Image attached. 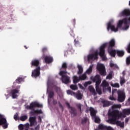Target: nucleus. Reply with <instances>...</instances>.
Returning <instances> with one entry per match:
<instances>
[{"label":"nucleus","instance_id":"f3484780","mask_svg":"<svg viewBox=\"0 0 130 130\" xmlns=\"http://www.w3.org/2000/svg\"><path fill=\"white\" fill-rule=\"evenodd\" d=\"M89 111H90V115L92 117H95L96 116V113L97 112L94 109V108L90 107L89 108Z\"/></svg>","mask_w":130,"mask_h":130},{"label":"nucleus","instance_id":"774afa93","mask_svg":"<svg viewBox=\"0 0 130 130\" xmlns=\"http://www.w3.org/2000/svg\"><path fill=\"white\" fill-rule=\"evenodd\" d=\"M122 75H123L122 78H123V77H124V76H125V74H126L125 71H123L122 73Z\"/></svg>","mask_w":130,"mask_h":130},{"label":"nucleus","instance_id":"680f3d73","mask_svg":"<svg viewBox=\"0 0 130 130\" xmlns=\"http://www.w3.org/2000/svg\"><path fill=\"white\" fill-rule=\"evenodd\" d=\"M53 105H56V104H57V101L53 100Z\"/></svg>","mask_w":130,"mask_h":130},{"label":"nucleus","instance_id":"58836bf2","mask_svg":"<svg viewBox=\"0 0 130 130\" xmlns=\"http://www.w3.org/2000/svg\"><path fill=\"white\" fill-rule=\"evenodd\" d=\"M124 83H125V79H124V77L121 78L120 80V85L122 86Z\"/></svg>","mask_w":130,"mask_h":130},{"label":"nucleus","instance_id":"e433bc0d","mask_svg":"<svg viewBox=\"0 0 130 130\" xmlns=\"http://www.w3.org/2000/svg\"><path fill=\"white\" fill-rule=\"evenodd\" d=\"M70 88L72 89V90H78V86H77V85L72 84L70 85Z\"/></svg>","mask_w":130,"mask_h":130},{"label":"nucleus","instance_id":"a878e982","mask_svg":"<svg viewBox=\"0 0 130 130\" xmlns=\"http://www.w3.org/2000/svg\"><path fill=\"white\" fill-rule=\"evenodd\" d=\"M33 66L36 67V68H38L39 66V60H33Z\"/></svg>","mask_w":130,"mask_h":130},{"label":"nucleus","instance_id":"9d476101","mask_svg":"<svg viewBox=\"0 0 130 130\" xmlns=\"http://www.w3.org/2000/svg\"><path fill=\"white\" fill-rule=\"evenodd\" d=\"M4 124V127L8 128V123H7V119L3 118V115H0V125Z\"/></svg>","mask_w":130,"mask_h":130},{"label":"nucleus","instance_id":"4468645a","mask_svg":"<svg viewBox=\"0 0 130 130\" xmlns=\"http://www.w3.org/2000/svg\"><path fill=\"white\" fill-rule=\"evenodd\" d=\"M108 51L110 56H112L113 57H115V55H116V50L112 49H108Z\"/></svg>","mask_w":130,"mask_h":130},{"label":"nucleus","instance_id":"f704fd0d","mask_svg":"<svg viewBox=\"0 0 130 130\" xmlns=\"http://www.w3.org/2000/svg\"><path fill=\"white\" fill-rule=\"evenodd\" d=\"M54 96V92L52 90H50L49 94H48V97L49 98H53Z\"/></svg>","mask_w":130,"mask_h":130},{"label":"nucleus","instance_id":"1a4fd4ad","mask_svg":"<svg viewBox=\"0 0 130 130\" xmlns=\"http://www.w3.org/2000/svg\"><path fill=\"white\" fill-rule=\"evenodd\" d=\"M93 82H95V86H99L101 83V77H100V75H96L92 79Z\"/></svg>","mask_w":130,"mask_h":130},{"label":"nucleus","instance_id":"6e6d98bb","mask_svg":"<svg viewBox=\"0 0 130 130\" xmlns=\"http://www.w3.org/2000/svg\"><path fill=\"white\" fill-rule=\"evenodd\" d=\"M38 121L39 122H40V123H41L42 121V119L41 118V117H40V116H39L38 117Z\"/></svg>","mask_w":130,"mask_h":130},{"label":"nucleus","instance_id":"473e14b6","mask_svg":"<svg viewBox=\"0 0 130 130\" xmlns=\"http://www.w3.org/2000/svg\"><path fill=\"white\" fill-rule=\"evenodd\" d=\"M103 88H106V87H108L109 86V84L106 80H104L102 83Z\"/></svg>","mask_w":130,"mask_h":130},{"label":"nucleus","instance_id":"79ce46f5","mask_svg":"<svg viewBox=\"0 0 130 130\" xmlns=\"http://www.w3.org/2000/svg\"><path fill=\"white\" fill-rule=\"evenodd\" d=\"M111 86L112 87H114V88H119V84L118 83H112L111 84Z\"/></svg>","mask_w":130,"mask_h":130},{"label":"nucleus","instance_id":"cd10ccee","mask_svg":"<svg viewBox=\"0 0 130 130\" xmlns=\"http://www.w3.org/2000/svg\"><path fill=\"white\" fill-rule=\"evenodd\" d=\"M27 109H31V111L30 112V113L31 114H33V102L30 103V106H26Z\"/></svg>","mask_w":130,"mask_h":130},{"label":"nucleus","instance_id":"4d7b16f0","mask_svg":"<svg viewBox=\"0 0 130 130\" xmlns=\"http://www.w3.org/2000/svg\"><path fill=\"white\" fill-rule=\"evenodd\" d=\"M110 68H113L114 67H116V64H115L113 63H110Z\"/></svg>","mask_w":130,"mask_h":130},{"label":"nucleus","instance_id":"ea45409f","mask_svg":"<svg viewBox=\"0 0 130 130\" xmlns=\"http://www.w3.org/2000/svg\"><path fill=\"white\" fill-rule=\"evenodd\" d=\"M105 91H108L109 93H111V87H108L106 88V87L103 88V92H105Z\"/></svg>","mask_w":130,"mask_h":130},{"label":"nucleus","instance_id":"39448f33","mask_svg":"<svg viewBox=\"0 0 130 130\" xmlns=\"http://www.w3.org/2000/svg\"><path fill=\"white\" fill-rule=\"evenodd\" d=\"M107 46V43H105L103 44L100 47L99 55H100L103 60H106V59H107L106 56H105V48Z\"/></svg>","mask_w":130,"mask_h":130},{"label":"nucleus","instance_id":"a19ab883","mask_svg":"<svg viewBox=\"0 0 130 130\" xmlns=\"http://www.w3.org/2000/svg\"><path fill=\"white\" fill-rule=\"evenodd\" d=\"M22 81L23 78L19 77L16 80L15 82L17 83V84H20Z\"/></svg>","mask_w":130,"mask_h":130},{"label":"nucleus","instance_id":"7ed1b4c3","mask_svg":"<svg viewBox=\"0 0 130 130\" xmlns=\"http://www.w3.org/2000/svg\"><path fill=\"white\" fill-rule=\"evenodd\" d=\"M68 72L66 71H60L59 75L61 77V81L64 84H69L71 82V77L67 76Z\"/></svg>","mask_w":130,"mask_h":130},{"label":"nucleus","instance_id":"49530a36","mask_svg":"<svg viewBox=\"0 0 130 130\" xmlns=\"http://www.w3.org/2000/svg\"><path fill=\"white\" fill-rule=\"evenodd\" d=\"M67 94H68V95H76V93L75 92L70 90H67Z\"/></svg>","mask_w":130,"mask_h":130},{"label":"nucleus","instance_id":"37998d69","mask_svg":"<svg viewBox=\"0 0 130 130\" xmlns=\"http://www.w3.org/2000/svg\"><path fill=\"white\" fill-rule=\"evenodd\" d=\"M112 93H113V90H112ZM115 94L112 93V95H111L110 97H109V99L110 100H112V101H115V100H116V99H115V98H114V95Z\"/></svg>","mask_w":130,"mask_h":130},{"label":"nucleus","instance_id":"ddd939ff","mask_svg":"<svg viewBox=\"0 0 130 130\" xmlns=\"http://www.w3.org/2000/svg\"><path fill=\"white\" fill-rule=\"evenodd\" d=\"M44 60L46 63H51L53 61V58L50 56H45Z\"/></svg>","mask_w":130,"mask_h":130},{"label":"nucleus","instance_id":"5fc2aeb1","mask_svg":"<svg viewBox=\"0 0 130 130\" xmlns=\"http://www.w3.org/2000/svg\"><path fill=\"white\" fill-rule=\"evenodd\" d=\"M30 124H29V123H26L24 125H23L24 127H25V128H29Z\"/></svg>","mask_w":130,"mask_h":130},{"label":"nucleus","instance_id":"5701e85b","mask_svg":"<svg viewBox=\"0 0 130 130\" xmlns=\"http://www.w3.org/2000/svg\"><path fill=\"white\" fill-rule=\"evenodd\" d=\"M43 113V112H42V110H35L33 109V115L35 114H42Z\"/></svg>","mask_w":130,"mask_h":130},{"label":"nucleus","instance_id":"423d86ee","mask_svg":"<svg viewBox=\"0 0 130 130\" xmlns=\"http://www.w3.org/2000/svg\"><path fill=\"white\" fill-rule=\"evenodd\" d=\"M66 104L67 105V107L69 109V112L71 114L72 117H75V116H77V114H78V112H77V109L74 107H71L70 103L66 102Z\"/></svg>","mask_w":130,"mask_h":130},{"label":"nucleus","instance_id":"e2e57ef3","mask_svg":"<svg viewBox=\"0 0 130 130\" xmlns=\"http://www.w3.org/2000/svg\"><path fill=\"white\" fill-rule=\"evenodd\" d=\"M78 86L80 89H82V90L84 89V86H83V85H82V84L79 83Z\"/></svg>","mask_w":130,"mask_h":130},{"label":"nucleus","instance_id":"412c9836","mask_svg":"<svg viewBox=\"0 0 130 130\" xmlns=\"http://www.w3.org/2000/svg\"><path fill=\"white\" fill-rule=\"evenodd\" d=\"M122 113L124 115H130V109H125L122 110Z\"/></svg>","mask_w":130,"mask_h":130},{"label":"nucleus","instance_id":"393cba45","mask_svg":"<svg viewBox=\"0 0 130 130\" xmlns=\"http://www.w3.org/2000/svg\"><path fill=\"white\" fill-rule=\"evenodd\" d=\"M95 90L99 95H101L102 94V90L100 88H99V85H95Z\"/></svg>","mask_w":130,"mask_h":130},{"label":"nucleus","instance_id":"8fccbe9b","mask_svg":"<svg viewBox=\"0 0 130 130\" xmlns=\"http://www.w3.org/2000/svg\"><path fill=\"white\" fill-rule=\"evenodd\" d=\"M106 79H108L109 80H111L112 79V74L110 73L107 77Z\"/></svg>","mask_w":130,"mask_h":130},{"label":"nucleus","instance_id":"72a5a7b5","mask_svg":"<svg viewBox=\"0 0 130 130\" xmlns=\"http://www.w3.org/2000/svg\"><path fill=\"white\" fill-rule=\"evenodd\" d=\"M94 118V122L95 123H100L101 120L100 119V118L99 117H97L95 116V117H93Z\"/></svg>","mask_w":130,"mask_h":130},{"label":"nucleus","instance_id":"2f4dec72","mask_svg":"<svg viewBox=\"0 0 130 130\" xmlns=\"http://www.w3.org/2000/svg\"><path fill=\"white\" fill-rule=\"evenodd\" d=\"M92 71H93V66H90L89 67V68H88V69H87V70L86 71V73L88 75H90V74H91V73H92Z\"/></svg>","mask_w":130,"mask_h":130},{"label":"nucleus","instance_id":"6e6552de","mask_svg":"<svg viewBox=\"0 0 130 130\" xmlns=\"http://www.w3.org/2000/svg\"><path fill=\"white\" fill-rule=\"evenodd\" d=\"M40 71H41V68H40V67H36L33 71V77L36 79V78H38V77H40Z\"/></svg>","mask_w":130,"mask_h":130},{"label":"nucleus","instance_id":"338daca9","mask_svg":"<svg viewBox=\"0 0 130 130\" xmlns=\"http://www.w3.org/2000/svg\"><path fill=\"white\" fill-rule=\"evenodd\" d=\"M18 116L17 115H14V118L15 119V120H18Z\"/></svg>","mask_w":130,"mask_h":130},{"label":"nucleus","instance_id":"bb28decb","mask_svg":"<svg viewBox=\"0 0 130 130\" xmlns=\"http://www.w3.org/2000/svg\"><path fill=\"white\" fill-rule=\"evenodd\" d=\"M78 75H81V74L83 73V67L81 65H79L78 66Z\"/></svg>","mask_w":130,"mask_h":130},{"label":"nucleus","instance_id":"6ab92c4d","mask_svg":"<svg viewBox=\"0 0 130 130\" xmlns=\"http://www.w3.org/2000/svg\"><path fill=\"white\" fill-rule=\"evenodd\" d=\"M117 55L120 57H122L123 55H124V51L123 50H116Z\"/></svg>","mask_w":130,"mask_h":130},{"label":"nucleus","instance_id":"c9c22d12","mask_svg":"<svg viewBox=\"0 0 130 130\" xmlns=\"http://www.w3.org/2000/svg\"><path fill=\"white\" fill-rule=\"evenodd\" d=\"M26 119H28V116L27 115H23L20 117V120L21 121H25Z\"/></svg>","mask_w":130,"mask_h":130},{"label":"nucleus","instance_id":"b1692460","mask_svg":"<svg viewBox=\"0 0 130 130\" xmlns=\"http://www.w3.org/2000/svg\"><path fill=\"white\" fill-rule=\"evenodd\" d=\"M80 77L78 78L77 76H74L73 77V83L74 84H77V83H79L80 82Z\"/></svg>","mask_w":130,"mask_h":130},{"label":"nucleus","instance_id":"aec40b11","mask_svg":"<svg viewBox=\"0 0 130 130\" xmlns=\"http://www.w3.org/2000/svg\"><path fill=\"white\" fill-rule=\"evenodd\" d=\"M122 16H130V11L128 9H125L122 12Z\"/></svg>","mask_w":130,"mask_h":130},{"label":"nucleus","instance_id":"69168bd1","mask_svg":"<svg viewBox=\"0 0 130 130\" xmlns=\"http://www.w3.org/2000/svg\"><path fill=\"white\" fill-rule=\"evenodd\" d=\"M36 121V117L34 116L33 117V125H34V123Z\"/></svg>","mask_w":130,"mask_h":130},{"label":"nucleus","instance_id":"09e8293b","mask_svg":"<svg viewBox=\"0 0 130 130\" xmlns=\"http://www.w3.org/2000/svg\"><path fill=\"white\" fill-rule=\"evenodd\" d=\"M18 128H19V130L24 129V125H23L22 124H19V126H18Z\"/></svg>","mask_w":130,"mask_h":130},{"label":"nucleus","instance_id":"bf43d9fd","mask_svg":"<svg viewBox=\"0 0 130 130\" xmlns=\"http://www.w3.org/2000/svg\"><path fill=\"white\" fill-rule=\"evenodd\" d=\"M46 51H47V48L46 47L43 48L42 52L44 53V52H46Z\"/></svg>","mask_w":130,"mask_h":130},{"label":"nucleus","instance_id":"c03bdc74","mask_svg":"<svg viewBox=\"0 0 130 130\" xmlns=\"http://www.w3.org/2000/svg\"><path fill=\"white\" fill-rule=\"evenodd\" d=\"M87 120L88 118H87V117H84L81 121V124H85V123H87Z\"/></svg>","mask_w":130,"mask_h":130},{"label":"nucleus","instance_id":"052dcab7","mask_svg":"<svg viewBox=\"0 0 130 130\" xmlns=\"http://www.w3.org/2000/svg\"><path fill=\"white\" fill-rule=\"evenodd\" d=\"M70 35L71 36H73V37H74V36H75V34H74V30H73L72 29L71 30Z\"/></svg>","mask_w":130,"mask_h":130},{"label":"nucleus","instance_id":"dca6fc26","mask_svg":"<svg viewBox=\"0 0 130 130\" xmlns=\"http://www.w3.org/2000/svg\"><path fill=\"white\" fill-rule=\"evenodd\" d=\"M88 90L92 93L93 96H96L97 95V92L95 91V89L92 86H89L88 87Z\"/></svg>","mask_w":130,"mask_h":130},{"label":"nucleus","instance_id":"864d4df0","mask_svg":"<svg viewBox=\"0 0 130 130\" xmlns=\"http://www.w3.org/2000/svg\"><path fill=\"white\" fill-rule=\"evenodd\" d=\"M126 63L127 64H130V56L126 58Z\"/></svg>","mask_w":130,"mask_h":130},{"label":"nucleus","instance_id":"c756f323","mask_svg":"<svg viewBox=\"0 0 130 130\" xmlns=\"http://www.w3.org/2000/svg\"><path fill=\"white\" fill-rule=\"evenodd\" d=\"M61 69L67 72V69H68V63H67V62H63L62 64Z\"/></svg>","mask_w":130,"mask_h":130},{"label":"nucleus","instance_id":"0e129e2a","mask_svg":"<svg viewBox=\"0 0 130 130\" xmlns=\"http://www.w3.org/2000/svg\"><path fill=\"white\" fill-rule=\"evenodd\" d=\"M125 26L124 27L125 30H127L128 28H129V25H125Z\"/></svg>","mask_w":130,"mask_h":130},{"label":"nucleus","instance_id":"9b49d317","mask_svg":"<svg viewBox=\"0 0 130 130\" xmlns=\"http://www.w3.org/2000/svg\"><path fill=\"white\" fill-rule=\"evenodd\" d=\"M108 44V49H113V47L115 46V40L112 39Z\"/></svg>","mask_w":130,"mask_h":130},{"label":"nucleus","instance_id":"603ef678","mask_svg":"<svg viewBox=\"0 0 130 130\" xmlns=\"http://www.w3.org/2000/svg\"><path fill=\"white\" fill-rule=\"evenodd\" d=\"M58 103L59 104V107H60V108L62 109V111H63V107L62 106V105H61V104L60 103V102H58Z\"/></svg>","mask_w":130,"mask_h":130},{"label":"nucleus","instance_id":"de8ad7c7","mask_svg":"<svg viewBox=\"0 0 130 130\" xmlns=\"http://www.w3.org/2000/svg\"><path fill=\"white\" fill-rule=\"evenodd\" d=\"M77 107L79 108L80 111L82 112V105L81 104H78L77 105Z\"/></svg>","mask_w":130,"mask_h":130},{"label":"nucleus","instance_id":"f257e3e1","mask_svg":"<svg viewBox=\"0 0 130 130\" xmlns=\"http://www.w3.org/2000/svg\"><path fill=\"white\" fill-rule=\"evenodd\" d=\"M109 116H111V118L109 119L110 123L112 124H117L118 126L120 127H124V122H121L120 121H117L116 119H118L122 116V113H119V111L117 110H113V111L109 113Z\"/></svg>","mask_w":130,"mask_h":130},{"label":"nucleus","instance_id":"c85d7f7f","mask_svg":"<svg viewBox=\"0 0 130 130\" xmlns=\"http://www.w3.org/2000/svg\"><path fill=\"white\" fill-rule=\"evenodd\" d=\"M86 79H87V75H86V74H84L82 75L79 76V79L80 81H84Z\"/></svg>","mask_w":130,"mask_h":130},{"label":"nucleus","instance_id":"20e7f679","mask_svg":"<svg viewBox=\"0 0 130 130\" xmlns=\"http://www.w3.org/2000/svg\"><path fill=\"white\" fill-rule=\"evenodd\" d=\"M96 70L101 76H103V77L106 76L107 73L106 72V69L104 64L98 63L96 66Z\"/></svg>","mask_w":130,"mask_h":130},{"label":"nucleus","instance_id":"2eb2a0df","mask_svg":"<svg viewBox=\"0 0 130 130\" xmlns=\"http://www.w3.org/2000/svg\"><path fill=\"white\" fill-rule=\"evenodd\" d=\"M102 103L103 104V107H108V106L111 105V103H110V102L106 100H103Z\"/></svg>","mask_w":130,"mask_h":130},{"label":"nucleus","instance_id":"f8f14e48","mask_svg":"<svg viewBox=\"0 0 130 130\" xmlns=\"http://www.w3.org/2000/svg\"><path fill=\"white\" fill-rule=\"evenodd\" d=\"M19 91L20 90H17L16 89L12 90L11 91V94L13 99H16V98H18V94H18V93H19Z\"/></svg>","mask_w":130,"mask_h":130},{"label":"nucleus","instance_id":"f03ea898","mask_svg":"<svg viewBox=\"0 0 130 130\" xmlns=\"http://www.w3.org/2000/svg\"><path fill=\"white\" fill-rule=\"evenodd\" d=\"M115 94H117L118 99L117 101L118 102H124V100H125V92H124L123 91L120 90H117L116 89L113 90V95Z\"/></svg>","mask_w":130,"mask_h":130},{"label":"nucleus","instance_id":"7c9ffc66","mask_svg":"<svg viewBox=\"0 0 130 130\" xmlns=\"http://www.w3.org/2000/svg\"><path fill=\"white\" fill-rule=\"evenodd\" d=\"M116 108H121V105L120 104H114L112 106V109H116Z\"/></svg>","mask_w":130,"mask_h":130},{"label":"nucleus","instance_id":"4be33fe9","mask_svg":"<svg viewBox=\"0 0 130 130\" xmlns=\"http://www.w3.org/2000/svg\"><path fill=\"white\" fill-rule=\"evenodd\" d=\"M98 128L100 130H106V129L107 128V126L103 124H100L98 126Z\"/></svg>","mask_w":130,"mask_h":130},{"label":"nucleus","instance_id":"a211bd4d","mask_svg":"<svg viewBox=\"0 0 130 130\" xmlns=\"http://www.w3.org/2000/svg\"><path fill=\"white\" fill-rule=\"evenodd\" d=\"M33 107H38V108H42L43 107V105L42 104H39V103L37 102H33Z\"/></svg>","mask_w":130,"mask_h":130},{"label":"nucleus","instance_id":"3c124183","mask_svg":"<svg viewBox=\"0 0 130 130\" xmlns=\"http://www.w3.org/2000/svg\"><path fill=\"white\" fill-rule=\"evenodd\" d=\"M74 42H75V45L76 46H79V45H80V42H79V41H77L76 40V39H75Z\"/></svg>","mask_w":130,"mask_h":130},{"label":"nucleus","instance_id":"4c0bfd02","mask_svg":"<svg viewBox=\"0 0 130 130\" xmlns=\"http://www.w3.org/2000/svg\"><path fill=\"white\" fill-rule=\"evenodd\" d=\"M76 98L78 100H81L82 99V94L81 92H78V93L76 94Z\"/></svg>","mask_w":130,"mask_h":130},{"label":"nucleus","instance_id":"0eeeda50","mask_svg":"<svg viewBox=\"0 0 130 130\" xmlns=\"http://www.w3.org/2000/svg\"><path fill=\"white\" fill-rule=\"evenodd\" d=\"M98 54H99V53L97 51H95L94 53L89 54L87 56L88 60L90 61V60L93 59H98Z\"/></svg>","mask_w":130,"mask_h":130},{"label":"nucleus","instance_id":"a18cd8bd","mask_svg":"<svg viewBox=\"0 0 130 130\" xmlns=\"http://www.w3.org/2000/svg\"><path fill=\"white\" fill-rule=\"evenodd\" d=\"M29 121L30 122V126H33V117H29Z\"/></svg>","mask_w":130,"mask_h":130},{"label":"nucleus","instance_id":"13d9d810","mask_svg":"<svg viewBox=\"0 0 130 130\" xmlns=\"http://www.w3.org/2000/svg\"><path fill=\"white\" fill-rule=\"evenodd\" d=\"M40 128V124H38L36 127H35V130H39Z\"/></svg>","mask_w":130,"mask_h":130}]
</instances>
